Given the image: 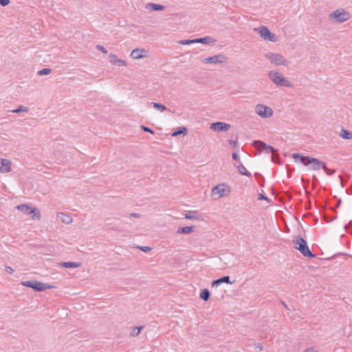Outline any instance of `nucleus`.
<instances>
[{
    "label": "nucleus",
    "instance_id": "1",
    "mask_svg": "<svg viewBox=\"0 0 352 352\" xmlns=\"http://www.w3.org/2000/svg\"><path fill=\"white\" fill-rule=\"evenodd\" d=\"M292 157L297 162L299 160L302 162L305 166H308L309 164H311V169L314 170H318L320 168L322 169H326V164L320 161L317 158L309 157V156H302L298 153H294L292 155Z\"/></svg>",
    "mask_w": 352,
    "mask_h": 352
},
{
    "label": "nucleus",
    "instance_id": "2",
    "mask_svg": "<svg viewBox=\"0 0 352 352\" xmlns=\"http://www.w3.org/2000/svg\"><path fill=\"white\" fill-rule=\"evenodd\" d=\"M268 76L270 79L277 86H283L286 87H292V84L290 81L278 72L270 71L268 72Z\"/></svg>",
    "mask_w": 352,
    "mask_h": 352
},
{
    "label": "nucleus",
    "instance_id": "3",
    "mask_svg": "<svg viewBox=\"0 0 352 352\" xmlns=\"http://www.w3.org/2000/svg\"><path fill=\"white\" fill-rule=\"evenodd\" d=\"M294 248L298 250L301 254L307 257L314 258L315 257V254L311 253L310 251L307 242L300 236H297L295 240H294Z\"/></svg>",
    "mask_w": 352,
    "mask_h": 352
},
{
    "label": "nucleus",
    "instance_id": "4",
    "mask_svg": "<svg viewBox=\"0 0 352 352\" xmlns=\"http://www.w3.org/2000/svg\"><path fill=\"white\" fill-rule=\"evenodd\" d=\"M252 144L254 148L258 151H265L266 153H272V160L273 162H276V155L274 153L276 150L273 146L267 145L265 142L261 140H255L253 142Z\"/></svg>",
    "mask_w": 352,
    "mask_h": 352
},
{
    "label": "nucleus",
    "instance_id": "5",
    "mask_svg": "<svg viewBox=\"0 0 352 352\" xmlns=\"http://www.w3.org/2000/svg\"><path fill=\"white\" fill-rule=\"evenodd\" d=\"M254 31L258 32L260 36L264 40L271 42H276L278 41L277 36L275 34L272 33L265 26L254 28Z\"/></svg>",
    "mask_w": 352,
    "mask_h": 352
},
{
    "label": "nucleus",
    "instance_id": "6",
    "mask_svg": "<svg viewBox=\"0 0 352 352\" xmlns=\"http://www.w3.org/2000/svg\"><path fill=\"white\" fill-rule=\"evenodd\" d=\"M21 285L28 287L34 289L35 291L41 292L48 288L54 287L52 285H49L46 283H43L36 280H27L23 281Z\"/></svg>",
    "mask_w": 352,
    "mask_h": 352
},
{
    "label": "nucleus",
    "instance_id": "7",
    "mask_svg": "<svg viewBox=\"0 0 352 352\" xmlns=\"http://www.w3.org/2000/svg\"><path fill=\"white\" fill-rule=\"evenodd\" d=\"M265 56L271 63L276 66L285 65L287 63V60L280 54L269 52L267 53Z\"/></svg>",
    "mask_w": 352,
    "mask_h": 352
},
{
    "label": "nucleus",
    "instance_id": "8",
    "mask_svg": "<svg viewBox=\"0 0 352 352\" xmlns=\"http://www.w3.org/2000/svg\"><path fill=\"white\" fill-rule=\"evenodd\" d=\"M16 208L19 210H21V212H24L27 214H33L34 217H37L38 219L40 218L41 214L40 212L38 209L36 208H31L28 205L26 204H20L16 206Z\"/></svg>",
    "mask_w": 352,
    "mask_h": 352
},
{
    "label": "nucleus",
    "instance_id": "9",
    "mask_svg": "<svg viewBox=\"0 0 352 352\" xmlns=\"http://www.w3.org/2000/svg\"><path fill=\"white\" fill-rule=\"evenodd\" d=\"M255 111L257 114L263 118H269L273 113L272 109L264 104H257Z\"/></svg>",
    "mask_w": 352,
    "mask_h": 352
},
{
    "label": "nucleus",
    "instance_id": "10",
    "mask_svg": "<svg viewBox=\"0 0 352 352\" xmlns=\"http://www.w3.org/2000/svg\"><path fill=\"white\" fill-rule=\"evenodd\" d=\"M349 13L343 10H337L330 15V18L336 19L339 23H342L349 19Z\"/></svg>",
    "mask_w": 352,
    "mask_h": 352
},
{
    "label": "nucleus",
    "instance_id": "11",
    "mask_svg": "<svg viewBox=\"0 0 352 352\" xmlns=\"http://www.w3.org/2000/svg\"><path fill=\"white\" fill-rule=\"evenodd\" d=\"M225 192V185L223 184H219L213 188L212 190V196L214 199H217L226 195Z\"/></svg>",
    "mask_w": 352,
    "mask_h": 352
},
{
    "label": "nucleus",
    "instance_id": "12",
    "mask_svg": "<svg viewBox=\"0 0 352 352\" xmlns=\"http://www.w3.org/2000/svg\"><path fill=\"white\" fill-rule=\"evenodd\" d=\"M230 128V125L229 124L222 122H217L211 124L210 129L213 131H228Z\"/></svg>",
    "mask_w": 352,
    "mask_h": 352
},
{
    "label": "nucleus",
    "instance_id": "13",
    "mask_svg": "<svg viewBox=\"0 0 352 352\" xmlns=\"http://www.w3.org/2000/svg\"><path fill=\"white\" fill-rule=\"evenodd\" d=\"M226 60V58L221 54L215 55L209 58H204L203 62L206 63H224Z\"/></svg>",
    "mask_w": 352,
    "mask_h": 352
},
{
    "label": "nucleus",
    "instance_id": "14",
    "mask_svg": "<svg viewBox=\"0 0 352 352\" xmlns=\"http://www.w3.org/2000/svg\"><path fill=\"white\" fill-rule=\"evenodd\" d=\"M147 51L144 48H137L133 50L131 53V57L134 59L144 58L147 56Z\"/></svg>",
    "mask_w": 352,
    "mask_h": 352
},
{
    "label": "nucleus",
    "instance_id": "15",
    "mask_svg": "<svg viewBox=\"0 0 352 352\" xmlns=\"http://www.w3.org/2000/svg\"><path fill=\"white\" fill-rule=\"evenodd\" d=\"M1 166L0 172L3 173H10L11 171L10 161L7 159H1Z\"/></svg>",
    "mask_w": 352,
    "mask_h": 352
},
{
    "label": "nucleus",
    "instance_id": "16",
    "mask_svg": "<svg viewBox=\"0 0 352 352\" xmlns=\"http://www.w3.org/2000/svg\"><path fill=\"white\" fill-rule=\"evenodd\" d=\"M229 283V284L232 283V282L230 281V276H223L217 280L212 281V287H214V286L218 287L219 285H220L221 283Z\"/></svg>",
    "mask_w": 352,
    "mask_h": 352
},
{
    "label": "nucleus",
    "instance_id": "17",
    "mask_svg": "<svg viewBox=\"0 0 352 352\" xmlns=\"http://www.w3.org/2000/svg\"><path fill=\"white\" fill-rule=\"evenodd\" d=\"M215 43V40L211 36L195 38V43L210 44Z\"/></svg>",
    "mask_w": 352,
    "mask_h": 352
},
{
    "label": "nucleus",
    "instance_id": "18",
    "mask_svg": "<svg viewBox=\"0 0 352 352\" xmlns=\"http://www.w3.org/2000/svg\"><path fill=\"white\" fill-rule=\"evenodd\" d=\"M59 219L65 223L69 224L72 221V219L68 214H66L63 212H59L57 214Z\"/></svg>",
    "mask_w": 352,
    "mask_h": 352
},
{
    "label": "nucleus",
    "instance_id": "19",
    "mask_svg": "<svg viewBox=\"0 0 352 352\" xmlns=\"http://www.w3.org/2000/svg\"><path fill=\"white\" fill-rule=\"evenodd\" d=\"M60 265L65 268H75L80 267V263L77 262H62Z\"/></svg>",
    "mask_w": 352,
    "mask_h": 352
},
{
    "label": "nucleus",
    "instance_id": "20",
    "mask_svg": "<svg viewBox=\"0 0 352 352\" xmlns=\"http://www.w3.org/2000/svg\"><path fill=\"white\" fill-rule=\"evenodd\" d=\"M340 136L344 140H351L352 139V132L342 129L340 132Z\"/></svg>",
    "mask_w": 352,
    "mask_h": 352
},
{
    "label": "nucleus",
    "instance_id": "21",
    "mask_svg": "<svg viewBox=\"0 0 352 352\" xmlns=\"http://www.w3.org/2000/svg\"><path fill=\"white\" fill-rule=\"evenodd\" d=\"M146 8L150 9L151 10L153 11H158V10H164V6L160 4H155V3H148L146 5Z\"/></svg>",
    "mask_w": 352,
    "mask_h": 352
},
{
    "label": "nucleus",
    "instance_id": "22",
    "mask_svg": "<svg viewBox=\"0 0 352 352\" xmlns=\"http://www.w3.org/2000/svg\"><path fill=\"white\" fill-rule=\"evenodd\" d=\"M185 219H199V215L197 211H188L185 214Z\"/></svg>",
    "mask_w": 352,
    "mask_h": 352
},
{
    "label": "nucleus",
    "instance_id": "23",
    "mask_svg": "<svg viewBox=\"0 0 352 352\" xmlns=\"http://www.w3.org/2000/svg\"><path fill=\"white\" fill-rule=\"evenodd\" d=\"M194 228H195L194 226L179 228L177 230V234H189L193 231Z\"/></svg>",
    "mask_w": 352,
    "mask_h": 352
},
{
    "label": "nucleus",
    "instance_id": "24",
    "mask_svg": "<svg viewBox=\"0 0 352 352\" xmlns=\"http://www.w3.org/2000/svg\"><path fill=\"white\" fill-rule=\"evenodd\" d=\"M210 296V293L208 289H204L201 290L200 293V298L205 301L208 300Z\"/></svg>",
    "mask_w": 352,
    "mask_h": 352
},
{
    "label": "nucleus",
    "instance_id": "25",
    "mask_svg": "<svg viewBox=\"0 0 352 352\" xmlns=\"http://www.w3.org/2000/svg\"><path fill=\"white\" fill-rule=\"evenodd\" d=\"M237 168L241 175L251 176V174L247 170L246 168L242 164H239L237 166Z\"/></svg>",
    "mask_w": 352,
    "mask_h": 352
},
{
    "label": "nucleus",
    "instance_id": "26",
    "mask_svg": "<svg viewBox=\"0 0 352 352\" xmlns=\"http://www.w3.org/2000/svg\"><path fill=\"white\" fill-rule=\"evenodd\" d=\"M151 104L153 105L154 109H155L156 110H158L161 112H163L165 110H166V107L160 103L151 102Z\"/></svg>",
    "mask_w": 352,
    "mask_h": 352
},
{
    "label": "nucleus",
    "instance_id": "27",
    "mask_svg": "<svg viewBox=\"0 0 352 352\" xmlns=\"http://www.w3.org/2000/svg\"><path fill=\"white\" fill-rule=\"evenodd\" d=\"M29 109L23 105H20L17 109L12 111L13 113H19L21 112H28Z\"/></svg>",
    "mask_w": 352,
    "mask_h": 352
},
{
    "label": "nucleus",
    "instance_id": "28",
    "mask_svg": "<svg viewBox=\"0 0 352 352\" xmlns=\"http://www.w3.org/2000/svg\"><path fill=\"white\" fill-rule=\"evenodd\" d=\"M52 72V69L50 68H44L43 69L39 70L37 74L39 76L42 75H48Z\"/></svg>",
    "mask_w": 352,
    "mask_h": 352
},
{
    "label": "nucleus",
    "instance_id": "29",
    "mask_svg": "<svg viewBox=\"0 0 352 352\" xmlns=\"http://www.w3.org/2000/svg\"><path fill=\"white\" fill-rule=\"evenodd\" d=\"M187 133V129L185 127H183V128H180L177 131H175L173 133V136H177L181 133H184V134H186Z\"/></svg>",
    "mask_w": 352,
    "mask_h": 352
},
{
    "label": "nucleus",
    "instance_id": "30",
    "mask_svg": "<svg viewBox=\"0 0 352 352\" xmlns=\"http://www.w3.org/2000/svg\"><path fill=\"white\" fill-rule=\"evenodd\" d=\"M179 43L181 44V45H189V44H192V43H195V39H192V40H189V39L182 40V41H179Z\"/></svg>",
    "mask_w": 352,
    "mask_h": 352
},
{
    "label": "nucleus",
    "instance_id": "31",
    "mask_svg": "<svg viewBox=\"0 0 352 352\" xmlns=\"http://www.w3.org/2000/svg\"><path fill=\"white\" fill-rule=\"evenodd\" d=\"M109 58H111L110 59V62L113 64H116L118 63V60H119V58H118V56L115 54H110L109 55Z\"/></svg>",
    "mask_w": 352,
    "mask_h": 352
},
{
    "label": "nucleus",
    "instance_id": "32",
    "mask_svg": "<svg viewBox=\"0 0 352 352\" xmlns=\"http://www.w3.org/2000/svg\"><path fill=\"white\" fill-rule=\"evenodd\" d=\"M141 129H142L144 131L148 132V133H152V134H153V133H154V131H153L151 129H150V128H148V127H147V126H144V125H142V126H141Z\"/></svg>",
    "mask_w": 352,
    "mask_h": 352
},
{
    "label": "nucleus",
    "instance_id": "33",
    "mask_svg": "<svg viewBox=\"0 0 352 352\" xmlns=\"http://www.w3.org/2000/svg\"><path fill=\"white\" fill-rule=\"evenodd\" d=\"M328 175H332L336 172L335 169H329L326 167V169H323Z\"/></svg>",
    "mask_w": 352,
    "mask_h": 352
},
{
    "label": "nucleus",
    "instance_id": "34",
    "mask_svg": "<svg viewBox=\"0 0 352 352\" xmlns=\"http://www.w3.org/2000/svg\"><path fill=\"white\" fill-rule=\"evenodd\" d=\"M96 49L101 51L102 53L104 54H107V51L106 50V49L102 46V45H96Z\"/></svg>",
    "mask_w": 352,
    "mask_h": 352
},
{
    "label": "nucleus",
    "instance_id": "35",
    "mask_svg": "<svg viewBox=\"0 0 352 352\" xmlns=\"http://www.w3.org/2000/svg\"><path fill=\"white\" fill-rule=\"evenodd\" d=\"M139 248L144 252H147L151 250V248L148 246H141Z\"/></svg>",
    "mask_w": 352,
    "mask_h": 352
},
{
    "label": "nucleus",
    "instance_id": "36",
    "mask_svg": "<svg viewBox=\"0 0 352 352\" xmlns=\"http://www.w3.org/2000/svg\"><path fill=\"white\" fill-rule=\"evenodd\" d=\"M9 3H10L9 0H0V4L2 6H6L7 5L9 4Z\"/></svg>",
    "mask_w": 352,
    "mask_h": 352
},
{
    "label": "nucleus",
    "instance_id": "37",
    "mask_svg": "<svg viewBox=\"0 0 352 352\" xmlns=\"http://www.w3.org/2000/svg\"><path fill=\"white\" fill-rule=\"evenodd\" d=\"M140 333V331H137V332L131 331L129 333V337L134 338L135 336H138Z\"/></svg>",
    "mask_w": 352,
    "mask_h": 352
},
{
    "label": "nucleus",
    "instance_id": "38",
    "mask_svg": "<svg viewBox=\"0 0 352 352\" xmlns=\"http://www.w3.org/2000/svg\"><path fill=\"white\" fill-rule=\"evenodd\" d=\"M6 271L10 274H12L14 272V270L9 266L6 267Z\"/></svg>",
    "mask_w": 352,
    "mask_h": 352
},
{
    "label": "nucleus",
    "instance_id": "39",
    "mask_svg": "<svg viewBox=\"0 0 352 352\" xmlns=\"http://www.w3.org/2000/svg\"><path fill=\"white\" fill-rule=\"evenodd\" d=\"M258 199H265V200H267V201H269L268 198L266 197L265 196H264L263 194L260 193L258 195Z\"/></svg>",
    "mask_w": 352,
    "mask_h": 352
},
{
    "label": "nucleus",
    "instance_id": "40",
    "mask_svg": "<svg viewBox=\"0 0 352 352\" xmlns=\"http://www.w3.org/2000/svg\"><path fill=\"white\" fill-rule=\"evenodd\" d=\"M232 159L236 161L239 160V157L236 153H232Z\"/></svg>",
    "mask_w": 352,
    "mask_h": 352
},
{
    "label": "nucleus",
    "instance_id": "41",
    "mask_svg": "<svg viewBox=\"0 0 352 352\" xmlns=\"http://www.w3.org/2000/svg\"><path fill=\"white\" fill-rule=\"evenodd\" d=\"M229 144L233 146H236L237 142L234 140H229Z\"/></svg>",
    "mask_w": 352,
    "mask_h": 352
},
{
    "label": "nucleus",
    "instance_id": "42",
    "mask_svg": "<svg viewBox=\"0 0 352 352\" xmlns=\"http://www.w3.org/2000/svg\"><path fill=\"white\" fill-rule=\"evenodd\" d=\"M131 329H132V330H138V331H140V330H142L143 327H142V326L133 327H131Z\"/></svg>",
    "mask_w": 352,
    "mask_h": 352
},
{
    "label": "nucleus",
    "instance_id": "43",
    "mask_svg": "<svg viewBox=\"0 0 352 352\" xmlns=\"http://www.w3.org/2000/svg\"><path fill=\"white\" fill-rule=\"evenodd\" d=\"M118 63H120V65H123V66L126 65V64L124 60H121V59L118 60Z\"/></svg>",
    "mask_w": 352,
    "mask_h": 352
},
{
    "label": "nucleus",
    "instance_id": "44",
    "mask_svg": "<svg viewBox=\"0 0 352 352\" xmlns=\"http://www.w3.org/2000/svg\"><path fill=\"white\" fill-rule=\"evenodd\" d=\"M305 352H316L314 347H310L306 349Z\"/></svg>",
    "mask_w": 352,
    "mask_h": 352
},
{
    "label": "nucleus",
    "instance_id": "45",
    "mask_svg": "<svg viewBox=\"0 0 352 352\" xmlns=\"http://www.w3.org/2000/svg\"><path fill=\"white\" fill-rule=\"evenodd\" d=\"M131 216L133 217H138V218L140 217V214H138V213H131Z\"/></svg>",
    "mask_w": 352,
    "mask_h": 352
},
{
    "label": "nucleus",
    "instance_id": "46",
    "mask_svg": "<svg viewBox=\"0 0 352 352\" xmlns=\"http://www.w3.org/2000/svg\"><path fill=\"white\" fill-rule=\"evenodd\" d=\"M257 349H259V351H262L263 349V346L261 345V344H258L257 346H256Z\"/></svg>",
    "mask_w": 352,
    "mask_h": 352
},
{
    "label": "nucleus",
    "instance_id": "47",
    "mask_svg": "<svg viewBox=\"0 0 352 352\" xmlns=\"http://www.w3.org/2000/svg\"><path fill=\"white\" fill-rule=\"evenodd\" d=\"M282 304L287 309H289V308L287 307V305L284 302H282Z\"/></svg>",
    "mask_w": 352,
    "mask_h": 352
}]
</instances>
